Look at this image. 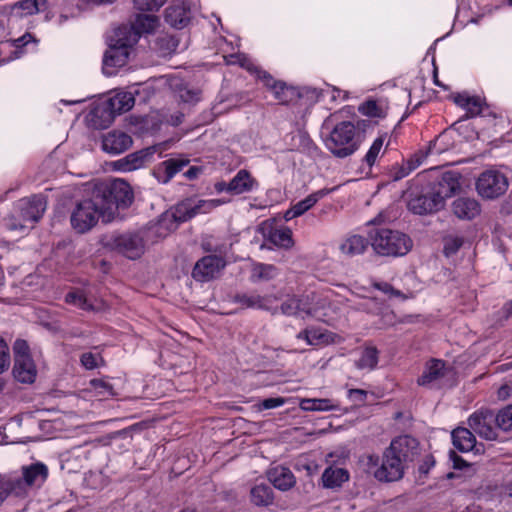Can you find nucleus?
Listing matches in <instances>:
<instances>
[{"instance_id": "f257e3e1", "label": "nucleus", "mask_w": 512, "mask_h": 512, "mask_svg": "<svg viewBox=\"0 0 512 512\" xmlns=\"http://www.w3.org/2000/svg\"><path fill=\"white\" fill-rule=\"evenodd\" d=\"M417 454V441L410 436L394 439L385 450L381 465L375 455L366 457V465L379 481L391 482L402 478L408 462L413 461Z\"/></svg>"}, {"instance_id": "f03ea898", "label": "nucleus", "mask_w": 512, "mask_h": 512, "mask_svg": "<svg viewBox=\"0 0 512 512\" xmlns=\"http://www.w3.org/2000/svg\"><path fill=\"white\" fill-rule=\"evenodd\" d=\"M95 192L102 202L103 222L113 221L120 208H127L133 201V192L130 185L116 179L109 186L98 187Z\"/></svg>"}, {"instance_id": "7ed1b4c3", "label": "nucleus", "mask_w": 512, "mask_h": 512, "mask_svg": "<svg viewBox=\"0 0 512 512\" xmlns=\"http://www.w3.org/2000/svg\"><path fill=\"white\" fill-rule=\"evenodd\" d=\"M46 210L45 198L35 195L31 198L19 200L14 213L5 219V226L10 231L26 232L33 227Z\"/></svg>"}, {"instance_id": "20e7f679", "label": "nucleus", "mask_w": 512, "mask_h": 512, "mask_svg": "<svg viewBox=\"0 0 512 512\" xmlns=\"http://www.w3.org/2000/svg\"><path fill=\"white\" fill-rule=\"evenodd\" d=\"M371 245L376 253L383 256H403L412 248L409 236L398 230L378 228L371 236Z\"/></svg>"}, {"instance_id": "39448f33", "label": "nucleus", "mask_w": 512, "mask_h": 512, "mask_svg": "<svg viewBox=\"0 0 512 512\" xmlns=\"http://www.w3.org/2000/svg\"><path fill=\"white\" fill-rule=\"evenodd\" d=\"M356 128L350 121L337 124L325 140L327 149L336 157L344 158L352 155L358 144L355 140Z\"/></svg>"}, {"instance_id": "423d86ee", "label": "nucleus", "mask_w": 512, "mask_h": 512, "mask_svg": "<svg viewBox=\"0 0 512 512\" xmlns=\"http://www.w3.org/2000/svg\"><path fill=\"white\" fill-rule=\"evenodd\" d=\"M102 202L94 191L90 199L79 202L71 213V225L79 233L93 228L99 218L103 219Z\"/></svg>"}, {"instance_id": "0eeeda50", "label": "nucleus", "mask_w": 512, "mask_h": 512, "mask_svg": "<svg viewBox=\"0 0 512 512\" xmlns=\"http://www.w3.org/2000/svg\"><path fill=\"white\" fill-rule=\"evenodd\" d=\"M48 468L43 463H34L22 468V476H10L12 493L16 497H25L32 488H39L47 479Z\"/></svg>"}, {"instance_id": "6e6552de", "label": "nucleus", "mask_w": 512, "mask_h": 512, "mask_svg": "<svg viewBox=\"0 0 512 512\" xmlns=\"http://www.w3.org/2000/svg\"><path fill=\"white\" fill-rule=\"evenodd\" d=\"M225 59L228 64L238 63L240 66L246 68L248 71L255 73L258 79H260L264 83V85L273 92L274 97L279 102L286 103L289 101L288 95L292 94V90L289 87H287L285 83L274 80L273 77L266 71L260 70L244 54L230 55L228 57H225Z\"/></svg>"}, {"instance_id": "1a4fd4ad", "label": "nucleus", "mask_w": 512, "mask_h": 512, "mask_svg": "<svg viewBox=\"0 0 512 512\" xmlns=\"http://www.w3.org/2000/svg\"><path fill=\"white\" fill-rule=\"evenodd\" d=\"M304 318L311 317L325 323L335 320L336 310L331 305L329 294L311 293L303 297Z\"/></svg>"}, {"instance_id": "9d476101", "label": "nucleus", "mask_w": 512, "mask_h": 512, "mask_svg": "<svg viewBox=\"0 0 512 512\" xmlns=\"http://www.w3.org/2000/svg\"><path fill=\"white\" fill-rule=\"evenodd\" d=\"M193 199H186L170 210L166 211L158 221V232L160 235L175 230L179 223L185 222L195 216Z\"/></svg>"}, {"instance_id": "9b49d317", "label": "nucleus", "mask_w": 512, "mask_h": 512, "mask_svg": "<svg viewBox=\"0 0 512 512\" xmlns=\"http://www.w3.org/2000/svg\"><path fill=\"white\" fill-rule=\"evenodd\" d=\"M111 247L125 257L135 260L140 258L145 251L144 238L140 233H125L114 237Z\"/></svg>"}, {"instance_id": "f8f14e48", "label": "nucleus", "mask_w": 512, "mask_h": 512, "mask_svg": "<svg viewBox=\"0 0 512 512\" xmlns=\"http://www.w3.org/2000/svg\"><path fill=\"white\" fill-rule=\"evenodd\" d=\"M507 187L506 177L497 171L483 172L476 183L478 193L488 199L502 195L507 190Z\"/></svg>"}, {"instance_id": "ddd939ff", "label": "nucleus", "mask_w": 512, "mask_h": 512, "mask_svg": "<svg viewBox=\"0 0 512 512\" xmlns=\"http://www.w3.org/2000/svg\"><path fill=\"white\" fill-rule=\"evenodd\" d=\"M468 424L474 433L486 440H495L497 438V429L495 426V415L488 410H481L473 413Z\"/></svg>"}, {"instance_id": "4468645a", "label": "nucleus", "mask_w": 512, "mask_h": 512, "mask_svg": "<svg viewBox=\"0 0 512 512\" xmlns=\"http://www.w3.org/2000/svg\"><path fill=\"white\" fill-rule=\"evenodd\" d=\"M460 189V175L448 171L441 175L431 188V192L442 206L447 198L452 197Z\"/></svg>"}, {"instance_id": "2eb2a0df", "label": "nucleus", "mask_w": 512, "mask_h": 512, "mask_svg": "<svg viewBox=\"0 0 512 512\" xmlns=\"http://www.w3.org/2000/svg\"><path fill=\"white\" fill-rule=\"evenodd\" d=\"M224 266L225 261L221 257L205 256L195 264L192 275L197 281H209L217 277Z\"/></svg>"}, {"instance_id": "dca6fc26", "label": "nucleus", "mask_w": 512, "mask_h": 512, "mask_svg": "<svg viewBox=\"0 0 512 512\" xmlns=\"http://www.w3.org/2000/svg\"><path fill=\"white\" fill-rule=\"evenodd\" d=\"M129 54L130 50L109 42L103 59V72L108 76L115 74L116 69L127 63Z\"/></svg>"}, {"instance_id": "f3484780", "label": "nucleus", "mask_w": 512, "mask_h": 512, "mask_svg": "<svg viewBox=\"0 0 512 512\" xmlns=\"http://www.w3.org/2000/svg\"><path fill=\"white\" fill-rule=\"evenodd\" d=\"M191 19V8L186 2L171 3L165 10V20L172 27L184 28Z\"/></svg>"}, {"instance_id": "a211bd4d", "label": "nucleus", "mask_w": 512, "mask_h": 512, "mask_svg": "<svg viewBox=\"0 0 512 512\" xmlns=\"http://www.w3.org/2000/svg\"><path fill=\"white\" fill-rule=\"evenodd\" d=\"M334 190L335 188H324L308 195L305 199L297 202L290 209H288L284 213V219L286 221H290L296 217L303 215L305 212L311 209L320 199H322L323 197H325Z\"/></svg>"}, {"instance_id": "6ab92c4d", "label": "nucleus", "mask_w": 512, "mask_h": 512, "mask_svg": "<svg viewBox=\"0 0 512 512\" xmlns=\"http://www.w3.org/2000/svg\"><path fill=\"white\" fill-rule=\"evenodd\" d=\"M159 151L158 146H151L134 152L118 161L119 168L123 171H133L143 167L152 160L153 155Z\"/></svg>"}, {"instance_id": "aec40b11", "label": "nucleus", "mask_w": 512, "mask_h": 512, "mask_svg": "<svg viewBox=\"0 0 512 512\" xmlns=\"http://www.w3.org/2000/svg\"><path fill=\"white\" fill-rule=\"evenodd\" d=\"M115 114L107 101L97 103L87 116L89 125L95 129H105L114 120Z\"/></svg>"}, {"instance_id": "412c9836", "label": "nucleus", "mask_w": 512, "mask_h": 512, "mask_svg": "<svg viewBox=\"0 0 512 512\" xmlns=\"http://www.w3.org/2000/svg\"><path fill=\"white\" fill-rule=\"evenodd\" d=\"M132 145L131 137L120 131H112L103 136L102 148L110 154H120Z\"/></svg>"}, {"instance_id": "4be33fe9", "label": "nucleus", "mask_w": 512, "mask_h": 512, "mask_svg": "<svg viewBox=\"0 0 512 512\" xmlns=\"http://www.w3.org/2000/svg\"><path fill=\"white\" fill-rule=\"evenodd\" d=\"M138 92V86L134 85L130 87L129 91H119L106 101L116 116L129 111L134 106L135 94H138Z\"/></svg>"}, {"instance_id": "5701e85b", "label": "nucleus", "mask_w": 512, "mask_h": 512, "mask_svg": "<svg viewBox=\"0 0 512 512\" xmlns=\"http://www.w3.org/2000/svg\"><path fill=\"white\" fill-rule=\"evenodd\" d=\"M277 301L275 296H261L258 293H244L235 297V302L244 308L272 310V304Z\"/></svg>"}, {"instance_id": "b1692460", "label": "nucleus", "mask_w": 512, "mask_h": 512, "mask_svg": "<svg viewBox=\"0 0 512 512\" xmlns=\"http://www.w3.org/2000/svg\"><path fill=\"white\" fill-rule=\"evenodd\" d=\"M446 372V367L443 361L432 359L426 363L422 375L418 378L417 382L420 386L430 387L436 384Z\"/></svg>"}, {"instance_id": "393cba45", "label": "nucleus", "mask_w": 512, "mask_h": 512, "mask_svg": "<svg viewBox=\"0 0 512 512\" xmlns=\"http://www.w3.org/2000/svg\"><path fill=\"white\" fill-rule=\"evenodd\" d=\"M268 479L273 486L281 491L291 489L295 483V477L291 470L284 466H276L268 471Z\"/></svg>"}, {"instance_id": "a878e982", "label": "nucleus", "mask_w": 512, "mask_h": 512, "mask_svg": "<svg viewBox=\"0 0 512 512\" xmlns=\"http://www.w3.org/2000/svg\"><path fill=\"white\" fill-rule=\"evenodd\" d=\"M409 209L419 215L438 211L443 206L438 203L436 197L430 191L429 194L420 195L411 199L408 203Z\"/></svg>"}, {"instance_id": "bb28decb", "label": "nucleus", "mask_w": 512, "mask_h": 512, "mask_svg": "<svg viewBox=\"0 0 512 512\" xmlns=\"http://www.w3.org/2000/svg\"><path fill=\"white\" fill-rule=\"evenodd\" d=\"M299 407L306 412H329L339 410L340 404L330 398H301Z\"/></svg>"}, {"instance_id": "cd10ccee", "label": "nucleus", "mask_w": 512, "mask_h": 512, "mask_svg": "<svg viewBox=\"0 0 512 512\" xmlns=\"http://www.w3.org/2000/svg\"><path fill=\"white\" fill-rule=\"evenodd\" d=\"M297 338L304 340L307 345L311 346L327 345L334 341V336L331 332L316 327H309L299 332Z\"/></svg>"}, {"instance_id": "c85d7f7f", "label": "nucleus", "mask_w": 512, "mask_h": 512, "mask_svg": "<svg viewBox=\"0 0 512 512\" xmlns=\"http://www.w3.org/2000/svg\"><path fill=\"white\" fill-rule=\"evenodd\" d=\"M138 39L139 33L133 25H123L114 30L113 35L109 38V42L130 50L137 43Z\"/></svg>"}, {"instance_id": "c756f323", "label": "nucleus", "mask_w": 512, "mask_h": 512, "mask_svg": "<svg viewBox=\"0 0 512 512\" xmlns=\"http://www.w3.org/2000/svg\"><path fill=\"white\" fill-rule=\"evenodd\" d=\"M454 103L466 111V117H475L482 112L483 101L478 96H472L466 92L453 96Z\"/></svg>"}, {"instance_id": "7c9ffc66", "label": "nucleus", "mask_w": 512, "mask_h": 512, "mask_svg": "<svg viewBox=\"0 0 512 512\" xmlns=\"http://www.w3.org/2000/svg\"><path fill=\"white\" fill-rule=\"evenodd\" d=\"M368 246L369 241L364 236L353 234L342 240L339 249L347 256H356L364 253Z\"/></svg>"}, {"instance_id": "2f4dec72", "label": "nucleus", "mask_w": 512, "mask_h": 512, "mask_svg": "<svg viewBox=\"0 0 512 512\" xmlns=\"http://www.w3.org/2000/svg\"><path fill=\"white\" fill-rule=\"evenodd\" d=\"M257 185L256 180L247 170H239L237 174L230 180V193L239 195L250 192Z\"/></svg>"}, {"instance_id": "473e14b6", "label": "nucleus", "mask_w": 512, "mask_h": 512, "mask_svg": "<svg viewBox=\"0 0 512 512\" xmlns=\"http://www.w3.org/2000/svg\"><path fill=\"white\" fill-rule=\"evenodd\" d=\"M453 212L460 219H473L480 213L478 202L473 198H458L453 202Z\"/></svg>"}, {"instance_id": "72a5a7b5", "label": "nucleus", "mask_w": 512, "mask_h": 512, "mask_svg": "<svg viewBox=\"0 0 512 512\" xmlns=\"http://www.w3.org/2000/svg\"><path fill=\"white\" fill-rule=\"evenodd\" d=\"M36 367L31 357L15 361L13 374L22 383H32L36 378Z\"/></svg>"}, {"instance_id": "f704fd0d", "label": "nucleus", "mask_w": 512, "mask_h": 512, "mask_svg": "<svg viewBox=\"0 0 512 512\" xmlns=\"http://www.w3.org/2000/svg\"><path fill=\"white\" fill-rule=\"evenodd\" d=\"M304 309L306 307L303 305V297L297 298L295 296L288 297L280 307H274L272 304V314H283L286 316H298L304 318Z\"/></svg>"}, {"instance_id": "c9c22d12", "label": "nucleus", "mask_w": 512, "mask_h": 512, "mask_svg": "<svg viewBox=\"0 0 512 512\" xmlns=\"http://www.w3.org/2000/svg\"><path fill=\"white\" fill-rule=\"evenodd\" d=\"M349 479V473L346 469L330 466L322 474V484L325 488H338Z\"/></svg>"}, {"instance_id": "e433bc0d", "label": "nucleus", "mask_w": 512, "mask_h": 512, "mask_svg": "<svg viewBox=\"0 0 512 512\" xmlns=\"http://www.w3.org/2000/svg\"><path fill=\"white\" fill-rule=\"evenodd\" d=\"M451 437L454 447L461 452L471 451L475 447V436L467 428L459 427L453 430Z\"/></svg>"}, {"instance_id": "4c0bfd02", "label": "nucleus", "mask_w": 512, "mask_h": 512, "mask_svg": "<svg viewBox=\"0 0 512 512\" xmlns=\"http://www.w3.org/2000/svg\"><path fill=\"white\" fill-rule=\"evenodd\" d=\"M266 237L277 247L287 249L293 245L292 231L288 227L271 228Z\"/></svg>"}, {"instance_id": "58836bf2", "label": "nucleus", "mask_w": 512, "mask_h": 512, "mask_svg": "<svg viewBox=\"0 0 512 512\" xmlns=\"http://www.w3.org/2000/svg\"><path fill=\"white\" fill-rule=\"evenodd\" d=\"M250 497L257 506H269L273 502V491L267 484H256L250 491Z\"/></svg>"}, {"instance_id": "ea45409f", "label": "nucleus", "mask_w": 512, "mask_h": 512, "mask_svg": "<svg viewBox=\"0 0 512 512\" xmlns=\"http://www.w3.org/2000/svg\"><path fill=\"white\" fill-rule=\"evenodd\" d=\"M186 164L187 161L178 159H169L162 162L157 169L159 180L164 183L168 182L176 173L181 171Z\"/></svg>"}, {"instance_id": "a19ab883", "label": "nucleus", "mask_w": 512, "mask_h": 512, "mask_svg": "<svg viewBox=\"0 0 512 512\" xmlns=\"http://www.w3.org/2000/svg\"><path fill=\"white\" fill-rule=\"evenodd\" d=\"M378 350L373 346H367L360 352L358 360L355 365L360 370H373L378 363Z\"/></svg>"}, {"instance_id": "79ce46f5", "label": "nucleus", "mask_w": 512, "mask_h": 512, "mask_svg": "<svg viewBox=\"0 0 512 512\" xmlns=\"http://www.w3.org/2000/svg\"><path fill=\"white\" fill-rule=\"evenodd\" d=\"M358 110L364 116L382 119L386 116L387 107L382 101L370 99L362 103Z\"/></svg>"}, {"instance_id": "37998d69", "label": "nucleus", "mask_w": 512, "mask_h": 512, "mask_svg": "<svg viewBox=\"0 0 512 512\" xmlns=\"http://www.w3.org/2000/svg\"><path fill=\"white\" fill-rule=\"evenodd\" d=\"M135 30L139 33H152L159 26V18L155 15L139 14L136 16L133 24Z\"/></svg>"}, {"instance_id": "c03bdc74", "label": "nucleus", "mask_w": 512, "mask_h": 512, "mask_svg": "<svg viewBox=\"0 0 512 512\" xmlns=\"http://www.w3.org/2000/svg\"><path fill=\"white\" fill-rule=\"evenodd\" d=\"M278 275L274 265L258 263L252 268L251 278L253 281H269Z\"/></svg>"}, {"instance_id": "a18cd8bd", "label": "nucleus", "mask_w": 512, "mask_h": 512, "mask_svg": "<svg viewBox=\"0 0 512 512\" xmlns=\"http://www.w3.org/2000/svg\"><path fill=\"white\" fill-rule=\"evenodd\" d=\"M89 391L94 393L100 400L114 395L112 385L103 379H93L89 383Z\"/></svg>"}, {"instance_id": "49530a36", "label": "nucleus", "mask_w": 512, "mask_h": 512, "mask_svg": "<svg viewBox=\"0 0 512 512\" xmlns=\"http://www.w3.org/2000/svg\"><path fill=\"white\" fill-rule=\"evenodd\" d=\"M225 203H226L225 200H220V199H207V200L193 199V205L195 206V207H193L195 216L198 214L209 213L216 207H218L222 204H225Z\"/></svg>"}, {"instance_id": "de8ad7c7", "label": "nucleus", "mask_w": 512, "mask_h": 512, "mask_svg": "<svg viewBox=\"0 0 512 512\" xmlns=\"http://www.w3.org/2000/svg\"><path fill=\"white\" fill-rule=\"evenodd\" d=\"M386 139V135H380L379 137H377L371 147L369 148L368 152L366 153L365 155V162L367 163V165L369 167L373 166L377 157L379 156L382 148H383V145H384V141Z\"/></svg>"}, {"instance_id": "09e8293b", "label": "nucleus", "mask_w": 512, "mask_h": 512, "mask_svg": "<svg viewBox=\"0 0 512 512\" xmlns=\"http://www.w3.org/2000/svg\"><path fill=\"white\" fill-rule=\"evenodd\" d=\"M495 424L504 431L512 429V405L501 409L498 414L495 415Z\"/></svg>"}, {"instance_id": "8fccbe9b", "label": "nucleus", "mask_w": 512, "mask_h": 512, "mask_svg": "<svg viewBox=\"0 0 512 512\" xmlns=\"http://www.w3.org/2000/svg\"><path fill=\"white\" fill-rule=\"evenodd\" d=\"M46 4L47 0H22L18 3V7L24 14L32 15L44 10Z\"/></svg>"}, {"instance_id": "3c124183", "label": "nucleus", "mask_w": 512, "mask_h": 512, "mask_svg": "<svg viewBox=\"0 0 512 512\" xmlns=\"http://www.w3.org/2000/svg\"><path fill=\"white\" fill-rule=\"evenodd\" d=\"M435 144H430L428 149L426 151H419L417 152L408 162V168L407 170L402 174V177L408 175L411 171L419 167L425 160V158L428 156V154L433 152Z\"/></svg>"}, {"instance_id": "603ef678", "label": "nucleus", "mask_w": 512, "mask_h": 512, "mask_svg": "<svg viewBox=\"0 0 512 512\" xmlns=\"http://www.w3.org/2000/svg\"><path fill=\"white\" fill-rule=\"evenodd\" d=\"M65 301L68 304L77 306V307H79V308H81L83 310H91V309H93V306L88 302V300L83 295V293L79 292V291L68 293L66 295V297H65Z\"/></svg>"}, {"instance_id": "864d4df0", "label": "nucleus", "mask_w": 512, "mask_h": 512, "mask_svg": "<svg viewBox=\"0 0 512 512\" xmlns=\"http://www.w3.org/2000/svg\"><path fill=\"white\" fill-rule=\"evenodd\" d=\"M178 98L185 103H194L200 99V93L197 90L188 88L186 85H181L177 90Z\"/></svg>"}, {"instance_id": "5fc2aeb1", "label": "nucleus", "mask_w": 512, "mask_h": 512, "mask_svg": "<svg viewBox=\"0 0 512 512\" xmlns=\"http://www.w3.org/2000/svg\"><path fill=\"white\" fill-rule=\"evenodd\" d=\"M80 361L86 369H94L100 366L102 358L98 353L85 352L82 354Z\"/></svg>"}, {"instance_id": "6e6d98bb", "label": "nucleus", "mask_w": 512, "mask_h": 512, "mask_svg": "<svg viewBox=\"0 0 512 512\" xmlns=\"http://www.w3.org/2000/svg\"><path fill=\"white\" fill-rule=\"evenodd\" d=\"M166 0H134L135 7L142 11H156Z\"/></svg>"}, {"instance_id": "4d7b16f0", "label": "nucleus", "mask_w": 512, "mask_h": 512, "mask_svg": "<svg viewBox=\"0 0 512 512\" xmlns=\"http://www.w3.org/2000/svg\"><path fill=\"white\" fill-rule=\"evenodd\" d=\"M15 361L31 357L29 354V346L25 340L17 339L13 346Z\"/></svg>"}, {"instance_id": "13d9d810", "label": "nucleus", "mask_w": 512, "mask_h": 512, "mask_svg": "<svg viewBox=\"0 0 512 512\" xmlns=\"http://www.w3.org/2000/svg\"><path fill=\"white\" fill-rule=\"evenodd\" d=\"M10 366V353L7 343L0 337V374Z\"/></svg>"}, {"instance_id": "bf43d9fd", "label": "nucleus", "mask_w": 512, "mask_h": 512, "mask_svg": "<svg viewBox=\"0 0 512 512\" xmlns=\"http://www.w3.org/2000/svg\"><path fill=\"white\" fill-rule=\"evenodd\" d=\"M13 484L10 476L0 474V505L12 493Z\"/></svg>"}, {"instance_id": "052dcab7", "label": "nucleus", "mask_w": 512, "mask_h": 512, "mask_svg": "<svg viewBox=\"0 0 512 512\" xmlns=\"http://www.w3.org/2000/svg\"><path fill=\"white\" fill-rule=\"evenodd\" d=\"M462 245L463 239L461 237H448L445 239L444 252L447 256H450L456 253Z\"/></svg>"}, {"instance_id": "680f3d73", "label": "nucleus", "mask_w": 512, "mask_h": 512, "mask_svg": "<svg viewBox=\"0 0 512 512\" xmlns=\"http://www.w3.org/2000/svg\"><path fill=\"white\" fill-rule=\"evenodd\" d=\"M31 41H34V39L33 36L29 33H26L18 39L13 40L12 45L15 47V56L12 59L19 58L22 53L21 51H19V49L23 46H26Z\"/></svg>"}, {"instance_id": "e2e57ef3", "label": "nucleus", "mask_w": 512, "mask_h": 512, "mask_svg": "<svg viewBox=\"0 0 512 512\" xmlns=\"http://www.w3.org/2000/svg\"><path fill=\"white\" fill-rule=\"evenodd\" d=\"M367 392L362 389H350L348 391V398L355 404H362L365 402Z\"/></svg>"}, {"instance_id": "0e129e2a", "label": "nucleus", "mask_w": 512, "mask_h": 512, "mask_svg": "<svg viewBox=\"0 0 512 512\" xmlns=\"http://www.w3.org/2000/svg\"><path fill=\"white\" fill-rule=\"evenodd\" d=\"M286 403V399L283 397L267 398L261 403L263 409H274L280 407Z\"/></svg>"}, {"instance_id": "69168bd1", "label": "nucleus", "mask_w": 512, "mask_h": 512, "mask_svg": "<svg viewBox=\"0 0 512 512\" xmlns=\"http://www.w3.org/2000/svg\"><path fill=\"white\" fill-rule=\"evenodd\" d=\"M511 393V387L508 385H503L498 389V397L500 399H506Z\"/></svg>"}, {"instance_id": "338daca9", "label": "nucleus", "mask_w": 512, "mask_h": 512, "mask_svg": "<svg viewBox=\"0 0 512 512\" xmlns=\"http://www.w3.org/2000/svg\"><path fill=\"white\" fill-rule=\"evenodd\" d=\"M215 189L217 192H228L230 193V182H218L215 184Z\"/></svg>"}, {"instance_id": "774afa93", "label": "nucleus", "mask_w": 512, "mask_h": 512, "mask_svg": "<svg viewBox=\"0 0 512 512\" xmlns=\"http://www.w3.org/2000/svg\"><path fill=\"white\" fill-rule=\"evenodd\" d=\"M81 9H82L81 8V4H77V8L76 9L72 10L70 13L64 11L61 14L60 18L64 19V20H67L69 17H75V16L78 15V13L80 12Z\"/></svg>"}]
</instances>
